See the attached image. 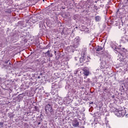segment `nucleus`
Returning a JSON list of instances; mask_svg holds the SVG:
<instances>
[{
	"instance_id": "10",
	"label": "nucleus",
	"mask_w": 128,
	"mask_h": 128,
	"mask_svg": "<svg viewBox=\"0 0 128 128\" xmlns=\"http://www.w3.org/2000/svg\"><path fill=\"white\" fill-rule=\"evenodd\" d=\"M96 50L97 52H100L101 50H102V47L98 46Z\"/></svg>"
},
{
	"instance_id": "25",
	"label": "nucleus",
	"mask_w": 128,
	"mask_h": 128,
	"mask_svg": "<svg viewBox=\"0 0 128 128\" xmlns=\"http://www.w3.org/2000/svg\"><path fill=\"white\" fill-rule=\"evenodd\" d=\"M43 2H44V0H43Z\"/></svg>"
},
{
	"instance_id": "14",
	"label": "nucleus",
	"mask_w": 128,
	"mask_h": 128,
	"mask_svg": "<svg viewBox=\"0 0 128 128\" xmlns=\"http://www.w3.org/2000/svg\"><path fill=\"white\" fill-rule=\"evenodd\" d=\"M34 16H40V14H36V13L34 14Z\"/></svg>"
},
{
	"instance_id": "23",
	"label": "nucleus",
	"mask_w": 128,
	"mask_h": 128,
	"mask_svg": "<svg viewBox=\"0 0 128 128\" xmlns=\"http://www.w3.org/2000/svg\"><path fill=\"white\" fill-rule=\"evenodd\" d=\"M56 51H55V52H54V53H55V54H56Z\"/></svg>"
},
{
	"instance_id": "5",
	"label": "nucleus",
	"mask_w": 128,
	"mask_h": 128,
	"mask_svg": "<svg viewBox=\"0 0 128 128\" xmlns=\"http://www.w3.org/2000/svg\"><path fill=\"white\" fill-rule=\"evenodd\" d=\"M122 41L123 42H128V36L126 35H124L123 37H122Z\"/></svg>"
},
{
	"instance_id": "16",
	"label": "nucleus",
	"mask_w": 128,
	"mask_h": 128,
	"mask_svg": "<svg viewBox=\"0 0 128 128\" xmlns=\"http://www.w3.org/2000/svg\"><path fill=\"white\" fill-rule=\"evenodd\" d=\"M46 54H48V56H49V54H50V51L48 50V51L46 52Z\"/></svg>"
},
{
	"instance_id": "18",
	"label": "nucleus",
	"mask_w": 128,
	"mask_h": 128,
	"mask_svg": "<svg viewBox=\"0 0 128 128\" xmlns=\"http://www.w3.org/2000/svg\"><path fill=\"white\" fill-rule=\"evenodd\" d=\"M2 124H2V122H0V126H2Z\"/></svg>"
},
{
	"instance_id": "2",
	"label": "nucleus",
	"mask_w": 128,
	"mask_h": 128,
	"mask_svg": "<svg viewBox=\"0 0 128 128\" xmlns=\"http://www.w3.org/2000/svg\"><path fill=\"white\" fill-rule=\"evenodd\" d=\"M115 114L117 116H118V117L122 116V118L124 117V116H128V114H126V110L116 111Z\"/></svg>"
},
{
	"instance_id": "17",
	"label": "nucleus",
	"mask_w": 128,
	"mask_h": 128,
	"mask_svg": "<svg viewBox=\"0 0 128 128\" xmlns=\"http://www.w3.org/2000/svg\"><path fill=\"white\" fill-rule=\"evenodd\" d=\"M62 10H65V9H66V7H64V6H62Z\"/></svg>"
},
{
	"instance_id": "6",
	"label": "nucleus",
	"mask_w": 128,
	"mask_h": 128,
	"mask_svg": "<svg viewBox=\"0 0 128 128\" xmlns=\"http://www.w3.org/2000/svg\"><path fill=\"white\" fill-rule=\"evenodd\" d=\"M112 48H113V50H118V44L116 42H113L112 44Z\"/></svg>"
},
{
	"instance_id": "22",
	"label": "nucleus",
	"mask_w": 128,
	"mask_h": 128,
	"mask_svg": "<svg viewBox=\"0 0 128 128\" xmlns=\"http://www.w3.org/2000/svg\"><path fill=\"white\" fill-rule=\"evenodd\" d=\"M75 60H76V58H75Z\"/></svg>"
},
{
	"instance_id": "1",
	"label": "nucleus",
	"mask_w": 128,
	"mask_h": 128,
	"mask_svg": "<svg viewBox=\"0 0 128 128\" xmlns=\"http://www.w3.org/2000/svg\"><path fill=\"white\" fill-rule=\"evenodd\" d=\"M126 58H128V51L124 48L123 50L120 51L118 54V60L120 62H124V60Z\"/></svg>"
},
{
	"instance_id": "9",
	"label": "nucleus",
	"mask_w": 128,
	"mask_h": 128,
	"mask_svg": "<svg viewBox=\"0 0 128 128\" xmlns=\"http://www.w3.org/2000/svg\"><path fill=\"white\" fill-rule=\"evenodd\" d=\"M86 60V58H84V54H82V56L80 58V62H84Z\"/></svg>"
},
{
	"instance_id": "7",
	"label": "nucleus",
	"mask_w": 128,
	"mask_h": 128,
	"mask_svg": "<svg viewBox=\"0 0 128 128\" xmlns=\"http://www.w3.org/2000/svg\"><path fill=\"white\" fill-rule=\"evenodd\" d=\"M83 70L84 76H88V74H90V72L88 71V70H87L86 69V68H84Z\"/></svg>"
},
{
	"instance_id": "4",
	"label": "nucleus",
	"mask_w": 128,
	"mask_h": 128,
	"mask_svg": "<svg viewBox=\"0 0 128 128\" xmlns=\"http://www.w3.org/2000/svg\"><path fill=\"white\" fill-rule=\"evenodd\" d=\"M80 124L78 123V120H74L73 122H72V126H74L75 128L78 127L79 126Z\"/></svg>"
},
{
	"instance_id": "8",
	"label": "nucleus",
	"mask_w": 128,
	"mask_h": 128,
	"mask_svg": "<svg viewBox=\"0 0 128 128\" xmlns=\"http://www.w3.org/2000/svg\"><path fill=\"white\" fill-rule=\"evenodd\" d=\"M104 126V124H102L100 123H98L95 124V126L96 127V128H102V126Z\"/></svg>"
},
{
	"instance_id": "3",
	"label": "nucleus",
	"mask_w": 128,
	"mask_h": 128,
	"mask_svg": "<svg viewBox=\"0 0 128 128\" xmlns=\"http://www.w3.org/2000/svg\"><path fill=\"white\" fill-rule=\"evenodd\" d=\"M45 110L46 112H52V106H50V104H48L46 106Z\"/></svg>"
},
{
	"instance_id": "12",
	"label": "nucleus",
	"mask_w": 128,
	"mask_h": 128,
	"mask_svg": "<svg viewBox=\"0 0 128 128\" xmlns=\"http://www.w3.org/2000/svg\"><path fill=\"white\" fill-rule=\"evenodd\" d=\"M95 20L96 22H100V16H96Z\"/></svg>"
},
{
	"instance_id": "15",
	"label": "nucleus",
	"mask_w": 128,
	"mask_h": 128,
	"mask_svg": "<svg viewBox=\"0 0 128 128\" xmlns=\"http://www.w3.org/2000/svg\"><path fill=\"white\" fill-rule=\"evenodd\" d=\"M118 14H120V10H118L116 12V16H120V15H118Z\"/></svg>"
},
{
	"instance_id": "20",
	"label": "nucleus",
	"mask_w": 128,
	"mask_h": 128,
	"mask_svg": "<svg viewBox=\"0 0 128 128\" xmlns=\"http://www.w3.org/2000/svg\"><path fill=\"white\" fill-rule=\"evenodd\" d=\"M116 52H118V50H116Z\"/></svg>"
},
{
	"instance_id": "26",
	"label": "nucleus",
	"mask_w": 128,
	"mask_h": 128,
	"mask_svg": "<svg viewBox=\"0 0 128 128\" xmlns=\"http://www.w3.org/2000/svg\"><path fill=\"white\" fill-rule=\"evenodd\" d=\"M76 40V38H75V40Z\"/></svg>"
},
{
	"instance_id": "19",
	"label": "nucleus",
	"mask_w": 128,
	"mask_h": 128,
	"mask_svg": "<svg viewBox=\"0 0 128 128\" xmlns=\"http://www.w3.org/2000/svg\"><path fill=\"white\" fill-rule=\"evenodd\" d=\"M8 61H6L5 62V64H8Z\"/></svg>"
},
{
	"instance_id": "11",
	"label": "nucleus",
	"mask_w": 128,
	"mask_h": 128,
	"mask_svg": "<svg viewBox=\"0 0 128 128\" xmlns=\"http://www.w3.org/2000/svg\"><path fill=\"white\" fill-rule=\"evenodd\" d=\"M106 128H110V124H108V121L106 122Z\"/></svg>"
},
{
	"instance_id": "27",
	"label": "nucleus",
	"mask_w": 128,
	"mask_h": 128,
	"mask_svg": "<svg viewBox=\"0 0 128 128\" xmlns=\"http://www.w3.org/2000/svg\"><path fill=\"white\" fill-rule=\"evenodd\" d=\"M38 78H40V76H38Z\"/></svg>"
},
{
	"instance_id": "21",
	"label": "nucleus",
	"mask_w": 128,
	"mask_h": 128,
	"mask_svg": "<svg viewBox=\"0 0 128 128\" xmlns=\"http://www.w3.org/2000/svg\"><path fill=\"white\" fill-rule=\"evenodd\" d=\"M64 2H68V0H64Z\"/></svg>"
},
{
	"instance_id": "24",
	"label": "nucleus",
	"mask_w": 128,
	"mask_h": 128,
	"mask_svg": "<svg viewBox=\"0 0 128 128\" xmlns=\"http://www.w3.org/2000/svg\"><path fill=\"white\" fill-rule=\"evenodd\" d=\"M91 104H94V102H92V103Z\"/></svg>"
},
{
	"instance_id": "13",
	"label": "nucleus",
	"mask_w": 128,
	"mask_h": 128,
	"mask_svg": "<svg viewBox=\"0 0 128 128\" xmlns=\"http://www.w3.org/2000/svg\"><path fill=\"white\" fill-rule=\"evenodd\" d=\"M78 43H76V44H74V46H73V48H78Z\"/></svg>"
}]
</instances>
